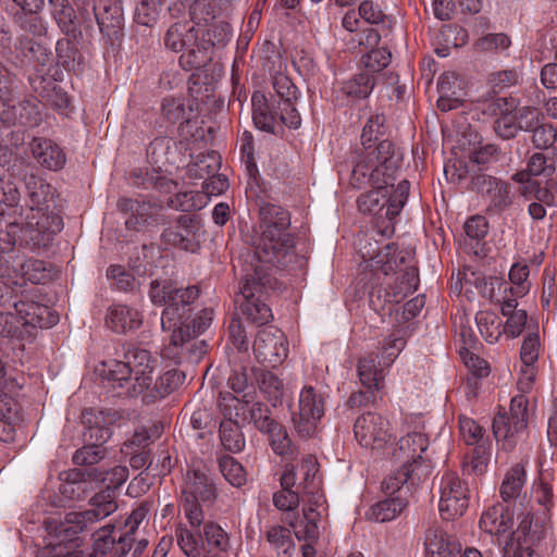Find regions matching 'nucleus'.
<instances>
[{
	"mask_svg": "<svg viewBox=\"0 0 557 557\" xmlns=\"http://www.w3.org/2000/svg\"><path fill=\"white\" fill-rule=\"evenodd\" d=\"M261 235L253 244V253L246 260L281 270L294 268L300 261L293 235L288 232L290 214L275 203H263L259 210Z\"/></svg>",
	"mask_w": 557,
	"mask_h": 557,
	"instance_id": "1",
	"label": "nucleus"
},
{
	"mask_svg": "<svg viewBox=\"0 0 557 557\" xmlns=\"http://www.w3.org/2000/svg\"><path fill=\"white\" fill-rule=\"evenodd\" d=\"M272 268L248 260L243 267L239 294L235 302L242 317L258 326L268 324L273 319L272 310L267 304L269 292L275 290L277 286Z\"/></svg>",
	"mask_w": 557,
	"mask_h": 557,
	"instance_id": "2",
	"label": "nucleus"
},
{
	"mask_svg": "<svg viewBox=\"0 0 557 557\" xmlns=\"http://www.w3.org/2000/svg\"><path fill=\"white\" fill-rule=\"evenodd\" d=\"M403 160V153L391 140H381L374 149H356L350 154L349 184L357 189L375 184H392Z\"/></svg>",
	"mask_w": 557,
	"mask_h": 557,
	"instance_id": "3",
	"label": "nucleus"
},
{
	"mask_svg": "<svg viewBox=\"0 0 557 557\" xmlns=\"http://www.w3.org/2000/svg\"><path fill=\"white\" fill-rule=\"evenodd\" d=\"M198 285L181 286L175 280L158 277L149 284V298L154 306L164 307L161 326L164 331L176 327L178 322L191 310V305L200 296Z\"/></svg>",
	"mask_w": 557,
	"mask_h": 557,
	"instance_id": "4",
	"label": "nucleus"
},
{
	"mask_svg": "<svg viewBox=\"0 0 557 557\" xmlns=\"http://www.w3.org/2000/svg\"><path fill=\"white\" fill-rule=\"evenodd\" d=\"M21 222H12L7 226L5 236L12 237L21 247L33 251L48 248L54 236L63 228L61 215H38V213H20Z\"/></svg>",
	"mask_w": 557,
	"mask_h": 557,
	"instance_id": "5",
	"label": "nucleus"
},
{
	"mask_svg": "<svg viewBox=\"0 0 557 557\" xmlns=\"http://www.w3.org/2000/svg\"><path fill=\"white\" fill-rule=\"evenodd\" d=\"M529 400L523 394L511 398L509 413H498L493 420V433L497 441H503L506 449H512L519 436L528 426Z\"/></svg>",
	"mask_w": 557,
	"mask_h": 557,
	"instance_id": "6",
	"label": "nucleus"
},
{
	"mask_svg": "<svg viewBox=\"0 0 557 557\" xmlns=\"http://www.w3.org/2000/svg\"><path fill=\"white\" fill-rule=\"evenodd\" d=\"M76 515H78V511H71L64 516L63 520L49 518L45 521L47 531L46 548L57 557L69 555L77 535L91 529L89 524L84 527L78 523V519L73 518Z\"/></svg>",
	"mask_w": 557,
	"mask_h": 557,
	"instance_id": "7",
	"label": "nucleus"
},
{
	"mask_svg": "<svg viewBox=\"0 0 557 557\" xmlns=\"http://www.w3.org/2000/svg\"><path fill=\"white\" fill-rule=\"evenodd\" d=\"M438 510L444 520L450 521L461 517L469 506V490L465 482L453 472L441 480Z\"/></svg>",
	"mask_w": 557,
	"mask_h": 557,
	"instance_id": "8",
	"label": "nucleus"
},
{
	"mask_svg": "<svg viewBox=\"0 0 557 557\" xmlns=\"http://www.w3.org/2000/svg\"><path fill=\"white\" fill-rule=\"evenodd\" d=\"M170 342L162 349L163 358L173 360L176 364L182 363L184 360L190 363H196L207 354V343L199 339L198 336H193L189 329L170 330Z\"/></svg>",
	"mask_w": 557,
	"mask_h": 557,
	"instance_id": "9",
	"label": "nucleus"
},
{
	"mask_svg": "<svg viewBox=\"0 0 557 557\" xmlns=\"http://www.w3.org/2000/svg\"><path fill=\"white\" fill-rule=\"evenodd\" d=\"M324 414V399L313 387H304L299 395L298 410L293 412L292 420L300 436H311L318 422Z\"/></svg>",
	"mask_w": 557,
	"mask_h": 557,
	"instance_id": "10",
	"label": "nucleus"
},
{
	"mask_svg": "<svg viewBox=\"0 0 557 557\" xmlns=\"http://www.w3.org/2000/svg\"><path fill=\"white\" fill-rule=\"evenodd\" d=\"M25 187L29 199V209L27 213H38V215H60L62 201L57 189L45 180L36 175L25 177Z\"/></svg>",
	"mask_w": 557,
	"mask_h": 557,
	"instance_id": "11",
	"label": "nucleus"
},
{
	"mask_svg": "<svg viewBox=\"0 0 557 557\" xmlns=\"http://www.w3.org/2000/svg\"><path fill=\"white\" fill-rule=\"evenodd\" d=\"M256 358L270 367L283 363L288 354V343L284 333L273 326L261 330L253 343Z\"/></svg>",
	"mask_w": 557,
	"mask_h": 557,
	"instance_id": "12",
	"label": "nucleus"
},
{
	"mask_svg": "<svg viewBox=\"0 0 557 557\" xmlns=\"http://www.w3.org/2000/svg\"><path fill=\"white\" fill-rule=\"evenodd\" d=\"M123 359L134 375L135 383L131 387V394H143L152 383L156 360L149 350L132 344L123 346Z\"/></svg>",
	"mask_w": 557,
	"mask_h": 557,
	"instance_id": "13",
	"label": "nucleus"
},
{
	"mask_svg": "<svg viewBox=\"0 0 557 557\" xmlns=\"http://www.w3.org/2000/svg\"><path fill=\"white\" fill-rule=\"evenodd\" d=\"M199 228L200 221L196 215L182 214L176 218L174 224L163 230L161 240L175 248L195 252L199 248Z\"/></svg>",
	"mask_w": 557,
	"mask_h": 557,
	"instance_id": "14",
	"label": "nucleus"
},
{
	"mask_svg": "<svg viewBox=\"0 0 557 557\" xmlns=\"http://www.w3.org/2000/svg\"><path fill=\"white\" fill-rule=\"evenodd\" d=\"M272 84L275 91L273 101L277 102L281 122L289 128L297 129L301 124V117L295 107V102L298 98L296 85L288 76L282 73L273 77Z\"/></svg>",
	"mask_w": 557,
	"mask_h": 557,
	"instance_id": "15",
	"label": "nucleus"
},
{
	"mask_svg": "<svg viewBox=\"0 0 557 557\" xmlns=\"http://www.w3.org/2000/svg\"><path fill=\"white\" fill-rule=\"evenodd\" d=\"M355 437L366 448L380 449L391 437L388 421L375 412L360 416L354 425Z\"/></svg>",
	"mask_w": 557,
	"mask_h": 557,
	"instance_id": "16",
	"label": "nucleus"
},
{
	"mask_svg": "<svg viewBox=\"0 0 557 557\" xmlns=\"http://www.w3.org/2000/svg\"><path fill=\"white\" fill-rule=\"evenodd\" d=\"M25 335L32 337L35 330L52 327L59 322V315L46 305L34 300H20L13 304Z\"/></svg>",
	"mask_w": 557,
	"mask_h": 557,
	"instance_id": "17",
	"label": "nucleus"
},
{
	"mask_svg": "<svg viewBox=\"0 0 557 557\" xmlns=\"http://www.w3.org/2000/svg\"><path fill=\"white\" fill-rule=\"evenodd\" d=\"M181 498L202 502L205 506H212L218 498V491L213 480L205 468H190L184 474L181 486Z\"/></svg>",
	"mask_w": 557,
	"mask_h": 557,
	"instance_id": "18",
	"label": "nucleus"
},
{
	"mask_svg": "<svg viewBox=\"0 0 557 557\" xmlns=\"http://www.w3.org/2000/svg\"><path fill=\"white\" fill-rule=\"evenodd\" d=\"M135 537L120 533L115 535V524L108 523L92 533L91 557H102L111 553L114 557H124L134 546Z\"/></svg>",
	"mask_w": 557,
	"mask_h": 557,
	"instance_id": "19",
	"label": "nucleus"
},
{
	"mask_svg": "<svg viewBox=\"0 0 557 557\" xmlns=\"http://www.w3.org/2000/svg\"><path fill=\"white\" fill-rule=\"evenodd\" d=\"M116 206L121 212L129 213L125 220V227L129 231L141 232L158 223L161 207L154 202L123 197L119 199Z\"/></svg>",
	"mask_w": 557,
	"mask_h": 557,
	"instance_id": "20",
	"label": "nucleus"
},
{
	"mask_svg": "<svg viewBox=\"0 0 557 557\" xmlns=\"http://www.w3.org/2000/svg\"><path fill=\"white\" fill-rule=\"evenodd\" d=\"M115 419V411H104L95 408L84 409L82 413V420L85 426L83 433L84 442L103 446L112 436L111 425Z\"/></svg>",
	"mask_w": 557,
	"mask_h": 557,
	"instance_id": "21",
	"label": "nucleus"
},
{
	"mask_svg": "<svg viewBox=\"0 0 557 557\" xmlns=\"http://www.w3.org/2000/svg\"><path fill=\"white\" fill-rule=\"evenodd\" d=\"M216 29V26L207 29L200 40L197 37L186 46L187 50L180 57V65L183 70H199L211 61Z\"/></svg>",
	"mask_w": 557,
	"mask_h": 557,
	"instance_id": "22",
	"label": "nucleus"
},
{
	"mask_svg": "<svg viewBox=\"0 0 557 557\" xmlns=\"http://www.w3.org/2000/svg\"><path fill=\"white\" fill-rule=\"evenodd\" d=\"M274 102H270L261 91H256L251 98L252 120L257 128L270 134H278L284 125L280 120V110Z\"/></svg>",
	"mask_w": 557,
	"mask_h": 557,
	"instance_id": "23",
	"label": "nucleus"
},
{
	"mask_svg": "<svg viewBox=\"0 0 557 557\" xmlns=\"http://www.w3.org/2000/svg\"><path fill=\"white\" fill-rule=\"evenodd\" d=\"M424 546L431 557H461V544L437 523L426 529Z\"/></svg>",
	"mask_w": 557,
	"mask_h": 557,
	"instance_id": "24",
	"label": "nucleus"
},
{
	"mask_svg": "<svg viewBox=\"0 0 557 557\" xmlns=\"http://www.w3.org/2000/svg\"><path fill=\"white\" fill-rule=\"evenodd\" d=\"M88 503L89 509L78 511V515L73 516L74 519H81L77 521L84 527L89 524L92 528L94 524L109 517L117 509L116 495L112 490H102L96 493Z\"/></svg>",
	"mask_w": 557,
	"mask_h": 557,
	"instance_id": "25",
	"label": "nucleus"
},
{
	"mask_svg": "<svg viewBox=\"0 0 557 557\" xmlns=\"http://www.w3.org/2000/svg\"><path fill=\"white\" fill-rule=\"evenodd\" d=\"M421 480L420 470L412 468V465H403L396 472L389 474L382 483V488L391 496H405L412 493Z\"/></svg>",
	"mask_w": 557,
	"mask_h": 557,
	"instance_id": "26",
	"label": "nucleus"
},
{
	"mask_svg": "<svg viewBox=\"0 0 557 557\" xmlns=\"http://www.w3.org/2000/svg\"><path fill=\"white\" fill-rule=\"evenodd\" d=\"M15 50L20 62L25 66L34 69L40 75L50 63V54L47 52V49L27 36L18 37Z\"/></svg>",
	"mask_w": 557,
	"mask_h": 557,
	"instance_id": "27",
	"label": "nucleus"
},
{
	"mask_svg": "<svg viewBox=\"0 0 557 557\" xmlns=\"http://www.w3.org/2000/svg\"><path fill=\"white\" fill-rule=\"evenodd\" d=\"M513 527V511L509 506L497 503L488 507L481 516L480 528L491 535H502Z\"/></svg>",
	"mask_w": 557,
	"mask_h": 557,
	"instance_id": "28",
	"label": "nucleus"
},
{
	"mask_svg": "<svg viewBox=\"0 0 557 557\" xmlns=\"http://www.w3.org/2000/svg\"><path fill=\"white\" fill-rule=\"evenodd\" d=\"M33 157L51 171L61 170L66 161L64 151L51 139L35 137L30 144Z\"/></svg>",
	"mask_w": 557,
	"mask_h": 557,
	"instance_id": "29",
	"label": "nucleus"
},
{
	"mask_svg": "<svg viewBox=\"0 0 557 557\" xmlns=\"http://www.w3.org/2000/svg\"><path fill=\"white\" fill-rule=\"evenodd\" d=\"M103 379L108 381L113 389H119V396L136 397L137 395L131 394V387L134 386V375L132 370L127 368L124 361L110 360L103 362Z\"/></svg>",
	"mask_w": 557,
	"mask_h": 557,
	"instance_id": "30",
	"label": "nucleus"
},
{
	"mask_svg": "<svg viewBox=\"0 0 557 557\" xmlns=\"http://www.w3.org/2000/svg\"><path fill=\"white\" fill-rule=\"evenodd\" d=\"M428 446L429 440L425 434L412 432L399 440L397 456L405 459V465H412V468L420 470L424 462L422 454Z\"/></svg>",
	"mask_w": 557,
	"mask_h": 557,
	"instance_id": "31",
	"label": "nucleus"
},
{
	"mask_svg": "<svg viewBox=\"0 0 557 557\" xmlns=\"http://www.w3.org/2000/svg\"><path fill=\"white\" fill-rule=\"evenodd\" d=\"M106 323L116 333H126L141 325V315L138 310L128 306L114 305L107 313Z\"/></svg>",
	"mask_w": 557,
	"mask_h": 557,
	"instance_id": "32",
	"label": "nucleus"
},
{
	"mask_svg": "<svg viewBox=\"0 0 557 557\" xmlns=\"http://www.w3.org/2000/svg\"><path fill=\"white\" fill-rule=\"evenodd\" d=\"M549 518L543 517L541 520L534 521L532 516H525L519 523L517 530L512 532L509 540L513 537L515 543H523L524 545L533 546L541 541L548 528Z\"/></svg>",
	"mask_w": 557,
	"mask_h": 557,
	"instance_id": "33",
	"label": "nucleus"
},
{
	"mask_svg": "<svg viewBox=\"0 0 557 557\" xmlns=\"http://www.w3.org/2000/svg\"><path fill=\"white\" fill-rule=\"evenodd\" d=\"M389 184L372 185L373 189L360 195L357 199V206L363 214H372L377 219L385 218V198L388 194Z\"/></svg>",
	"mask_w": 557,
	"mask_h": 557,
	"instance_id": "34",
	"label": "nucleus"
},
{
	"mask_svg": "<svg viewBox=\"0 0 557 557\" xmlns=\"http://www.w3.org/2000/svg\"><path fill=\"white\" fill-rule=\"evenodd\" d=\"M201 541L202 550L207 556L226 553L231 547L228 534L212 521L205 523Z\"/></svg>",
	"mask_w": 557,
	"mask_h": 557,
	"instance_id": "35",
	"label": "nucleus"
},
{
	"mask_svg": "<svg viewBox=\"0 0 557 557\" xmlns=\"http://www.w3.org/2000/svg\"><path fill=\"white\" fill-rule=\"evenodd\" d=\"M176 141L166 136L156 137L147 147L146 153L148 161L153 169L162 171V168L173 163Z\"/></svg>",
	"mask_w": 557,
	"mask_h": 557,
	"instance_id": "36",
	"label": "nucleus"
},
{
	"mask_svg": "<svg viewBox=\"0 0 557 557\" xmlns=\"http://www.w3.org/2000/svg\"><path fill=\"white\" fill-rule=\"evenodd\" d=\"M381 362H376L373 354L359 359L357 372L361 385L364 388L381 391L384 387V374L380 368Z\"/></svg>",
	"mask_w": 557,
	"mask_h": 557,
	"instance_id": "37",
	"label": "nucleus"
},
{
	"mask_svg": "<svg viewBox=\"0 0 557 557\" xmlns=\"http://www.w3.org/2000/svg\"><path fill=\"white\" fill-rule=\"evenodd\" d=\"M304 474L302 481L297 484V490L302 497L307 496L311 505L318 506L321 502L322 495L320 494L321 482L315 478L318 471L317 462L311 457L307 458L301 465Z\"/></svg>",
	"mask_w": 557,
	"mask_h": 557,
	"instance_id": "38",
	"label": "nucleus"
},
{
	"mask_svg": "<svg viewBox=\"0 0 557 557\" xmlns=\"http://www.w3.org/2000/svg\"><path fill=\"white\" fill-rule=\"evenodd\" d=\"M20 421L16 404L0 391V441L12 442L15 436V426Z\"/></svg>",
	"mask_w": 557,
	"mask_h": 557,
	"instance_id": "39",
	"label": "nucleus"
},
{
	"mask_svg": "<svg viewBox=\"0 0 557 557\" xmlns=\"http://www.w3.org/2000/svg\"><path fill=\"white\" fill-rule=\"evenodd\" d=\"M193 106L181 97H165L161 102V115L169 123L183 125L193 117Z\"/></svg>",
	"mask_w": 557,
	"mask_h": 557,
	"instance_id": "40",
	"label": "nucleus"
},
{
	"mask_svg": "<svg viewBox=\"0 0 557 557\" xmlns=\"http://www.w3.org/2000/svg\"><path fill=\"white\" fill-rule=\"evenodd\" d=\"M51 7V15L55 20L58 26L66 36L76 38L81 35L76 21L75 10L69 0H48Z\"/></svg>",
	"mask_w": 557,
	"mask_h": 557,
	"instance_id": "41",
	"label": "nucleus"
},
{
	"mask_svg": "<svg viewBox=\"0 0 557 557\" xmlns=\"http://www.w3.org/2000/svg\"><path fill=\"white\" fill-rule=\"evenodd\" d=\"M409 499L405 496H393L374 504L368 512V518L375 522L394 520L408 506Z\"/></svg>",
	"mask_w": 557,
	"mask_h": 557,
	"instance_id": "42",
	"label": "nucleus"
},
{
	"mask_svg": "<svg viewBox=\"0 0 557 557\" xmlns=\"http://www.w3.org/2000/svg\"><path fill=\"white\" fill-rule=\"evenodd\" d=\"M270 548L277 557H292L295 552V543L288 528L271 525L264 532Z\"/></svg>",
	"mask_w": 557,
	"mask_h": 557,
	"instance_id": "43",
	"label": "nucleus"
},
{
	"mask_svg": "<svg viewBox=\"0 0 557 557\" xmlns=\"http://www.w3.org/2000/svg\"><path fill=\"white\" fill-rule=\"evenodd\" d=\"M375 86L373 74L362 71L352 75L342 84V92L352 99H366L370 96Z\"/></svg>",
	"mask_w": 557,
	"mask_h": 557,
	"instance_id": "44",
	"label": "nucleus"
},
{
	"mask_svg": "<svg viewBox=\"0 0 557 557\" xmlns=\"http://www.w3.org/2000/svg\"><path fill=\"white\" fill-rule=\"evenodd\" d=\"M198 29L186 22H176L168 29L164 44L166 48L178 52L194 39H197Z\"/></svg>",
	"mask_w": 557,
	"mask_h": 557,
	"instance_id": "45",
	"label": "nucleus"
},
{
	"mask_svg": "<svg viewBox=\"0 0 557 557\" xmlns=\"http://www.w3.org/2000/svg\"><path fill=\"white\" fill-rule=\"evenodd\" d=\"M525 483V469L521 463H517L506 473L499 487L500 497L505 503L515 500L521 494Z\"/></svg>",
	"mask_w": 557,
	"mask_h": 557,
	"instance_id": "46",
	"label": "nucleus"
},
{
	"mask_svg": "<svg viewBox=\"0 0 557 557\" xmlns=\"http://www.w3.org/2000/svg\"><path fill=\"white\" fill-rule=\"evenodd\" d=\"M255 392L245 393L242 398L231 394L221 395L219 407L222 411L224 420H238L245 416L246 406L255 400Z\"/></svg>",
	"mask_w": 557,
	"mask_h": 557,
	"instance_id": "47",
	"label": "nucleus"
},
{
	"mask_svg": "<svg viewBox=\"0 0 557 557\" xmlns=\"http://www.w3.org/2000/svg\"><path fill=\"white\" fill-rule=\"evenodd\" d=\"M518 301L515 298H508L500 307L502 314L507 317L505 333L517 337L519 336L527 323V311L517 309Z\"/></svg>",
	"mask_w": 557,
	"mask_h": 557,
	"instance_id": "48",
	"label": "nucleus"
},
{
	"mask_svg": "<svg viewBox=\"0 0 557 557\" xmlns=\"http://www.w3.org/2000/svg\"><path fill=\"white\" fill-rule=\"evenodd\" d=\"M304 518L301 521L289 525L294 529V533L299 541L315 542L319 539L318 521L320 513L310 506L304 508Z\"/></svg>",
	"mask_w": 557,
	"mask_h": 557,
	"instance_id": "49",
	"label": "nucleus"
},
{
	"mask_svg": "<svg viewBox=\"0 0 557 557\" xmlns=\"http://www.w3.org/2000/svg\"><path fill=\"white\" fill-rule=\"evenodd\" d=\"M490 456V447L485 443L474 446L463 458V474L482 475L486 471Z\"/></svg>",
	"mask_w": 557,
	"mask_h": 557,
	"instance_id": "50",
	"label": "nucleus"
},
{
	"mask_svg": "<svg viewBox=\"0 0 557 557\" xmlns=\"http://www.w3.org/2000/svg\"><path fill=\"white\" fill-rule=\"evenodd\" d=\"M410 183L407 180H401L397 186L388 185V194L385 198V219L392 221L401 211L409 195Z\"/></svg>",
	"mask_w": 557,
	"mask_h": 557,
	"instance_id": "51",
	"label": "nucleus"
},
{
	"mask_svg": "<svg viewBox=\"0 0 557 557\" xmlns=\"http://www.w3.org/2000/svg\"><path fill=\"white\" fill-rule=\"evenodd\" d=\"M220 441L223 447L233 453H239L245 447V436L238 422L223 420L219 429Z\"/></svg>",
	"mask_w": 557,
	"mask_h": 557,
	"instance_id": "52",
	"label": "nucleus"
},
{
	"mask_svg": "<svg viewBox=\"0 0 557 557\" xmlns=\"http://www.w3.org/2000/svg\"><path fill=\"white\" fill-rule=\"evenodd\" d=\"M486 213L490 215H498L510 208L512 205L511 186L503 181L486 197Z\"/></svg>",
	"mask_w": 557,
	"mask_h": 557,
	"instance_id": "53",
	"label": "nucleus"
},
{
	"mask_svg": "<svg viewBox=\"0 0 557 557\" xmlns=\"http://www.w3.org/2000/svg\"><path fill=\"white\" fill-rule=\"evenodd\" d=\"M385 121L383 114H375L368 119L360 137L362 145L360 149H374L381 140H385L381 138L385 133Z\"/></svg>",
	"mask_w": 557,
	"mask_h": 557,
	"instance_id": "54",
	"label": "nucleus"
},
{
	"mask_svg": "<svg viewBox=\"0 0 557 557\" xmlns=\"http://www.w3.org/2000/svg\"><path fill=\"white\" fill-rule=\"evenodd\" d=\"M358 15L366 23L376 25L382 30H389L393 24V18L386 15L381 5L372 0H363L358 7Z\"/></svg>",
	"mask_w": 557,
	"mask_h": 557,
	"instance_id": "55",
	"label": "nucleus"
},
{
	"mask_svg": "<svg viewBox=\"0 0 557 557\" xmlns=\"http://www.w3.org/2000/svg\"><path fill=\"white\" fill-rule=\"evenodd\" d=\"M39 12L18 10L14 13L13 21L23 32L34 37H42L47 34V27Z\"/></svg>",
	"mask_w": 557,
	"mask_h": 557,
	"instance_id": "56",
	"label": "nucleus"
},
{
	"mask_svg": "<svg viewBox=\"0 0 557 557\" xmlns=\"http://www.w3.org/2000/svg\"><path fill=\"white\" fill-rule=\"evenodd\" d=\"M185 372L178 369H171L165 371L158 377L153 391L156 397L163 398L174 391H176L185 381Z\"/></svg>",
	"mask_w": 557,
	"mask_h": 557,
	"instance_id": "57",
	"label": "nucleus"
},
{
	"mask_svg": "<svg viewBox=\"0 0 557 557\" xmlns=\"http://www.w3.org/2000/svg\"><path fill=\"white\" fill-rule=\"evenodd\" d=\"M219 468L225 480L233 486L240 487L246 483V471L234 457L222 456L219 459Z\"/></svg>",
	"mask_w": 557,
	"mask_h": 557,
	"instance_id": "58",
	"label": "nucleus"
},
{
	"mask_svg": "<svg viewBox=\"0 0 557 557\" xmlns=\"http://www.w3.org/2000/svg\"><path fill=\"white\" fill-rule=\"evenodd\" d=\"M221 166V156L211 151L206 154H201L198 157V160L195 164L189 168L190 176L205 178L206 176L211 177L216 174Z\"/></svg>",
	"mask_w": 557,
	"mask_h": 557,
	"instance_id": "59",
	"label": "nucleus"
},
{
	"mask_svg": "<svg viewBox=\"0 0 557 557\" xmlns=\"http://www.w3.org/2000/svg\"><path fill=\"white\" fill-rule=\"evenodd\" d=\"M107 456V448L100 445L85 443L83 447L77 449L73 456L72 461L79 467H92L103 460Z\"/></svg>",
	"mask_w": 557,
	"mask_h": 557,
	"instance_id": "60",
	"label": "nucleus"
},
{
	"mask_svg": "<svg viewBox=\"0 0 557 557\" xmlns=\"http://www.w3.org/2000/svg\"><path fill=\"white\" fill-rule=\"evenodd\" d=\"M203 205H206V201H203V195L200 191L177 193L174 197H171L168 200V206L170 208L182 212H190L201 209Z\"/></svg>",
	"mask_w": 557,
	"mask_h": 557,
	"instance_id": "61",
	"label": "nucleus"
},
{
	"mask_svg": "<svg viewBox=\"0 0 557 557\" xmlns=\"http://www.w3.org/2000/svg\"><path fill=\"white\" fill-rule=\"evenodd\" d=\"M250 421L261 433H271L277 428V421L271 417L270 408L260 401L252 404L249 410Z\"/></svg>",
	"mask_w": 557,
	"mask_h": 557,
	"instance_id": "62",
	"label": "nucleus"
},
{
	"mask_svg": "<svg viewBox=\"0 0 557 557\" xmlns=\"http://www.w3.org/2000/svg\"><path fill=\"white\" fill-rule=\"evenodd\" d=\"M214 317V311L211 308H203L198 313L195 314L193 319L185 315L178 324L176 329H189L193 336H199L202 334L212 323Z\"/></svg>",
	"mask_w": 557,
	"mask_h": 557,
	"instance_id": "63",
	"label": "nucleus"
},
{
	"mask_svg": "<svg viewBox=\"0 0 557 557\" xmlns=\"http://www.w3.org/2000/svg\"><path fill=\"white\" fill-rule=\"evenodd\" d=\"M270 437V445L276 455L285 458H293L295 456V448L286 429L277 422V428L273 429L271 433H267Z\"/></svg>",
	"mask_w": 557,
	"mask_h": 557,
	"instance_id": "64",
	"label": "nucleus"
}]
</instances>
